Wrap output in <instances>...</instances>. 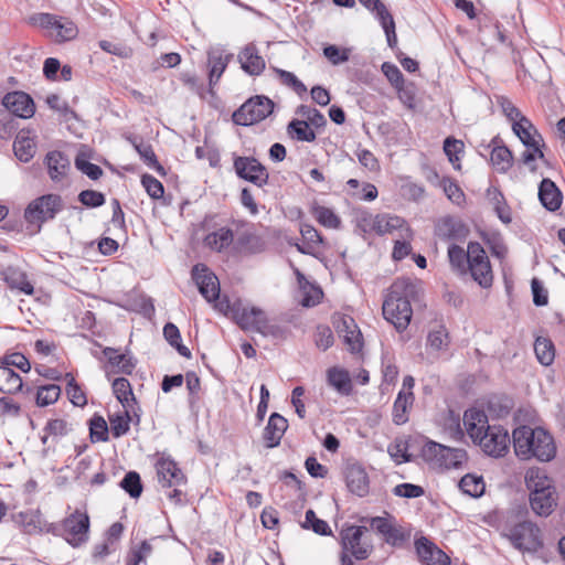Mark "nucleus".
Returning a JSON list of instances; mask_svg holds the SVG:
<instances>
[{"instance_id": "f257e3e1", "label": "nucleus", "mask_w": 565, "mask_h": 565, "mask_svg": "<svg viewBox=\"0 0 565 565\" xmlns=\"http://www.w3.org/2000/svg\"><path fill=\"white\" fill-rule=\"evenodd\" d=\"M416 292L417 284L409 278L396 279L388 289L382 307L383 316L398 332L406 330L411 323V299Z\"/></svg>"}, {"instance_id": "f03ea898", "label": "nucleus", "mask_w": 565, "mask_h": 565, "mask_svg": "<svg viewBox=\"0 0 565 565\" xmlns=\"http://www.w3.org/2000/svg\"><path fill=\"white\" fill-rule=\"evenodd\" d=\"M420 456L433 469H457L467 460L466 450L447 447L433 440L424 444Z\"/></svg>"}, {"instance_id": "7ed1b4c3", "label": "nucleus", "mask_w": 565, "mask_h": 565, "mask_svg": "<svg viewBox=\"0 0 565 565\" xmlns=\"http://www.w3.org/2000/svg\"><path fill=\"white\" fill-rule=\"evenodd\" d=\"M89 516L86 512L76 509L60 524H50L46 532L61 535L73 547H78L88 541Z\"/></svg>"}, {"instance_id": "20e7f679", "label": "nucleus", "mask_w": 565, "mask_h": 565, "mask_svg": "<svg viewBox=\"0 0 565 565\" xmlns=\"http://www.w3.org/2000/svg\"><path fill=\"white\" fill-rule=\"evenodd\" d=\"M63 209L64 201L62 196L49 193L32 200L26 205L23 217L28 224L41 230L44 223L54 220Z\"/></svg>"}, {"instance_id": "39448f33", "label": "nucleus", "mask_w": 565, "mask_h": 565, "mask_svg": "<svg viewBox=\"0 0 565 565\" xmlns=\"http://www.w3.org/2000/svg\"><path fill=\"white\" fill-rule=\"evenodd\" d=\"M232 313L236 323L245 331H253L265 337L275 335L277 327L269 323L265 312L254 306L234 303Z\"/></svg>"}, {"instance_id": "423d86ee", "label": "nucleus", "mask_w": 565, "mask_h": 565, "mask_svg": "<svg viewBox=\"0 0 565 565\" xmlns=\"http://www.w3.org/2000/svg\"><path fill=\"white\" fill-rule=\"evenodd\" d=\"M275 103L265 95L247 99L233 113V121L238 126H252L266 119L274 111Z\"/></svg>"}, {"instance_id": "0eeeda50", "label": "nucleus", "mask_w": 565, "mask_h": 565, "mask_svg": "<svg viewBox=\"0 0 565 565\" xmlns=\"http://www.w3.org/2000/svg\"><path fill=\"white\" fill-rule=\"evenodd\" d=\"M33 24L49 30L50 35L57 43L74 40L78 34L77 25L67 18L52 13H38L31 18Z\"/></svg>"}, {"instance_id": "6e6552de", "label": "nucleus", "mask_w": 565, "mask_h": 565, "mask_svg": "<svg viewBox=\"0 0 565 565\" xmlns=\"http://www.w3.org/2000/svg\"><path fill=\"white\" fill-rule=\"evenodd\" d=\"M514 548L521 552H537L542 547L540 529L530 521H523L511 526L503 533Z\"/></svg>"}, {"instance_id": "1a4fd4ad", "label": "nucleus", "mask_w": 565, "mask_h": 565, "mask_svg": "<svg viewBox=\"0 0 565 565\" xmlns=\"http://www.w3.org/2000/svg\"><path fill=\"white\" fill-rule=\"evenodd\" d=\"M477 444L481 447L482 451L493 458L503 457L510 445V437L507 429L501 426L491 425L488 430H483Z\"/></svg>"}, {"instance_id": "9d476101", "label": "nucleus", "mask_w": 565, "mask_h": 565, "mask_svg": "<svg viewBox=\"0 0 565 565\" xmlns=\"http://www.w3.org/2000/svg\"><path fill=\"white\" fill-rule=\"evenodd\" d=\"M233 167L239 179L248 181L258 188L268 183L269 174L266 168L254 157L234 158Z\"/></svg>"}, {"instance_id": "9b49d317", "label": "nucleus", "mask_w": 565, "mask_h": 565, "mask_svg": "<svg viewBox=\"0 0 565 565\" xmlns=\"http://www.w3.org/2000/svg\"><path fill=\"white\" fill-rule=\"evenodd\" d=\"M191 274L200 294L207 302H213L220 298L218 278L207 266L196 264L193 266Z\"/></svg>"}, {"instance_id": "f8f14e48", "label": "nucleus", "mask_w": 565, "mask_h": 565, "mask_svg": "<svg viewBox=\"0 0 565 565\" xmlns=\"http://www.w3.org/2000/svg\"><path fill=\"white\" fill-rule=\"evenodd\" d=\"M366 531L364 526L352 525L341 532L343 548L350 552L356 559L367 558L370 547L361 543L363 533Z\"/></svg>"}, {"instance_id": "ddd939ff", "label": "nucleus", "mask_w": 565, "mask_h": 565, "mask_svg": "<svg viewBox=\"0 0 565 565\" xmlns=\"http://www.w3.org/2000/svg\"><path fill=\"white\" fill-rule=\"evenodd\" d=\"M3 106L17 117L26 119L35 113V105L31 96L24 92H11L6 94Z\"/></svg>"}, {"instance_id": "4468645a", "label": "nucleus", "mask_w": 565, "mask_h": 565, "mask_svg": "<svg viewBox=\"0 0 565 565\" xmlns=\"http://www.w3.org/2000/svg\"><path fill=\"white\" fill-rule=\"evenodd\" d=\"M335 328L340 337L343 338L344 343L349 347L352 353H358L363 348L362 333L355 322L350 316H343L335 322Z\"/></svg>"}, {"instance_id": "2eb2a0df", "label": "nucleus", "mask_w": 565, "mask_h": 565, "mask_svg": "<svg viewBox=\"0 0 565 565\" xmlns=\"http://www.w3.org/2000/svg\"><path fill=\"white\" fill-rule=\"evenodd\" d=\"M156 467L158 480L162 488L170 489L185 484V476L174 460L161 458Z\"/></svg>"}, {"instance_id": "dca6fc26", "label": "nucleus", "mask_w": 565, "mask_h": 565, "mask_svg": "<svg viewBox=\"0 0 565 565\" xmlns=\"http://www.w3.org/2000/svg\"><path fill=\"white\" fill-rule=\"evenodd\" d=\"M515 455L521 459L533 457V445L536 443V428L520 426L512 433Z\"/></svg>"}, {"instance_id": "f3484780", "label": "nucleus", "mask_w": 565, "mask_h": 565, "mask_svg": "<svg viewBox=\"0 0 565 565\" xmlns=\"http://www.w3.org/2000/svg\"><path fill=\"white\" fill-rule=\"evenodd\" d=\"M416 551L425 565H450L449 556L427 537L416 541Z\"/></svg>"}, {"instance_id": "a211bd4d", "label": "nucleus", "mask_w": 565, "mask_h": 565, "mask_svg": "<svg viewBox=\"0 0 565 565\" xmlns=\"http://www.w3.org/2000/svg\"><path fill=\"white\" fill-rule=\"evenodd\" d=\"M462 422L468 436L475 444H477V440L481 438L480 436L484 434L483 430H488L491 426L489 425L487 414L478 408L467 409L463 414Z\"/></svg>"}, {"instance_id": "6ab92c4d", "label": "nucleus", "mask_w": 565, "mask_h": 565, "mask_svg": "<svg viewBox=\"0 0 565 565\" xmlns=\"http://www.w3.org/2000/svg\"><path fill=\"white\" fill-rule=\"evenodd\" d=\"M371 527L381 534L384 537V541L392 546L401 545L405 541V535L402 529L393 524L388 518H372Z\"/></svg>"}, {"instance_id": "aec40b11", "label": "nucleus", "mask_w": 565, "mask_h": 565, "mask_svg": "<svg viewBox=\"0 0 565 565\" xmlns=\"http://www.w3.org/2000/svg\"><path fill=\"white\" fill-rule=\"evenodd\" d=\"M288 428L287 419L278 414L273 413L269 416L267 425L264 428L263 439L267 448H275L280 444V440Z\"/></svg>"}, {"instance_id": "412c9836", "label": "nucleus", "mask_w": 565, "mask_h": 565, "mask_svg": "<svg viewBox=\"0 0 565 565\" xmlns=\"http://www.w3.org/2000/svg\"><path fill=\"white\" fill-rule=\"evenodd\" d=\"M347 487L350 492L364 497L369 493L370 482L365 469L360 465H350L345 471Z\"/></svg>"}, {"instance_id": "4be33fe9", "label": "nucleus", "mask_w": 565, "mask_h": 565, "mask_svg": "<svg viewBox=\"0 0 565 565\" xmlns=\"http://www.w3.org/2000/svg\"><path fill=\"white\" fill-rule=\"evenodd\" d=\"M489 147L492 148L490 160L493 168L499 173L508 172L513 163V154L511 150L503 145L501 138L499 136L494 137Z\"/></svg>"}, {"instance_id": "5701e85b", "label": "nucleus", "mask_w": 565, "mask_h": 565, "mask_svg": "<svg viewBox=\"0 0 565 565\" xmlns=\"http://www.w3.org/2000/svg\"><path fill=\"white\" fill-rule=\"evenodd\" d=\"M47 173L53 182H61L71 168L68 158L61 151H50L45 156Z\"/></svg>"}, {"instance_id": "b1692460", "label": "nucleus", "mask_w": 565, "mask_h": 565, "mask_svg": "<svg viewBox=\"0 0 565 565\" xmlns=\"http://www.w3.org/2000/svg\"><path fill=\"white\" fill-rule=\"evenodd\" d=\"M238 61L244 72L252 76L259 75L265 70V61L259 55L257 47L252 43L241 51Z\"/></svg>"}, {"instance_id": "393cba45", "label": "nucleus", "mask_w": 565, "mask_h": 565, "mask_svg": "<svg viewBox=\"0 0 565 565\" xmlns=\"http://www.w3.org/2000/svg\"><path fill=\"white\" fill-rule=\"evenodd\" d=\"M539 200L542 205L554 212L561 207L563 194L551 179H543L539 186Z\"/></svg>"}, {"instance_id": "a878e982", "label": "nucleus", "mask_w": 565, "mask_h": 565, "mask_svg": "<svg viewBox=\"0 0 565 565\" xmlns=\"http://www.w3.org/2000/svg\"><path fill=\"white\" fill-rule=\"evenodd\" d=\"M556 455L553 437L543 428H536V443L533 445V457L542 462L551 461Z\"/></svg>"}, {"instance_id": "bb28decb", "label": "nucleus", "mask_w": 565, "mask_h": 565, "mask_svg": "<svg viewBox=\"0 0 565 565\" xmlns=\"http://www.w3.org/2000/svg\"><path fill=\"white\" fill-rule=\"evenodd\" d=\"M231 55H224L223 52L218 49H212L207 53V66L210 68L209 72V85L210 89H213V86L217 84L222 74L227 67Z\"/></svg>"}, {"instance_id": "cd10ccee", "label": "nucleus", "mask_w": 565, "mask_h": 565, "mask_svg": "<svg viewBox=\"0 0 565 565\" xmlns=\"http://www.w3.org/2000/svg\"><path fill=\"white\" fill-rule=\"evenodd\" d=\"M556 504V490L530 493V505L536 515L548 516L554 511Z\"/></svg>"}, {"instance_id": "c85d7f7f", "label": "nucleus", "mask_w": 565, "mask_h": 565, "mask_svg": "<svg viewBox=\"0 0 565 565\" xmlns=\"http://www.w3.org/2000/svg\"><path fill=\"white\" fill-rule=\"evenodd\" d=\"M327 382L342 396H349L352 393V381L349 372L344 369L330 367L327 371Z\"/></svg>"}, {"instance_id": "c756f323", "label": "nucleus", "mask_w": 565, "mask_h": 565, "mask_svg": "<svg viewBox=\"0 0 565 565\" xmlns=\"http://www.w3.org/2000/svg\"><path fill=\"white\" fill-rule=\"evenodd\" d=\"M525 484L530 493H540L555 490L552 480L544 470L540 468H531L525 475Z\"/></svg>"}, {"instance_id": "7c9ffc66", "label": "nucleus", "mask_w": 565, "mask_h": 565, "mask_svg": "<svg viewBox=\"0 0 565 565\" xmlns=\"http://www.w3.org/2000/svg\"><path fill=\"white\" fill-rule=\"evenodd\" d=\"M437 230L440 236L448 239H462L469 233L468 227L460 220L451 216L441 218Z\"/></svg>"}, {"instance_id": "2f4dec72", "label": "nucleus", "mask_w": 565, "mask_h": 565, "mask_svg": "<svg viewBox=\"0 0 565 565\" xmlns=\"http://www.w3.org/2000/svg\"><path fill=\"white\" fill-rule=\"evenodd\" d=\"M204 245L210 249L221 253L228 248L234 243V235L232 230L221 227L204 237Z\"/></svg>"}, {"instance_id": "473e14b6", "label": "nucleus", "mask_w": 565, "mask_h": 565, "mask_svg": "<svg viewBox=\"0 0 565 565\" xmlns=\"http://www.w3.org/2000/svg\"><path fill=\"white\" fill-rule=\"evenodd\" d=\"M512 130L526 148L540 143L541 136L537 135L536 129L527 118L513 122Z\"/></svg>"}, {"instance_id": "72a5a7b5", "label": "nucleus", "mask_w": 565, "mask_h": 565, "mask_svg": "<svg viewBox=\"0 0 565 565\" xmlns=\"http://www.w3.org/2000/svg\"><path fill=\"white\" fill-rule=\"evenodd\" d=\"M405 226V231L407 233L411 232V228L406 226V222L404 218L390 215V214H377L375 221L374 233L382 236L388 233H392L396 230L403 228Z\"/></svg>"}, {"instance_id": "f704fd0d", "label": "nucleus", "mask_w": 565, "mask_h": 565, "mask_svg": "<svg viewBox=\"0 0 565 565\" xmlns=\"http://www.w3.org/2000/svg\"><path fill=\"white\" fill-rule=\"evenodd\" d=\"M103 352L109 364L117 366L119 372L128 375L132 373L136 366V361L131 355L120 353L118 350L113 348H105Z\"/></svg>"}, {"instance_id": "c9c22d12", "label": "nucleus", "mask_w": 565, "mask_h": 565, "mask_svg": "<svg viewBox=\"0 0 565 565\" xmlns=\"http://www.w3.org/2000/svg\"><path fill=\"white\" fill-rule=\"evenodd\" d=\"M414 403L413 392L399 391L393 405V422L403 425L408 420L407 409Z\"/></svg>"}, {"instance_id": "e433bc0d", "label": "nucleus", "mask_w": 565, "mask_h": 565, "mask_svg": "<svg viewBox=\"0 0 565 565\" xmlns=\"http://www.w3.org/2000/svg\"><path fill=\"white\" fill-rule=\"evenodd\" d=\"M235 248L241 253L257 254L264 249V242L256 234L244 231L236 237Z\"/></svg>"}, {"instance_id": "4c0bfd02", "label": "nucleus", "mask_w": 565, "mask_h": 565, "mask_svg": "<svg viewBox=\"0 0 565 565\" xmlns=\"http://www.w3.org/2000/svg\"><path fill=\"white\" fill-rule=\"evenodd\" d=\"M21 376L11 367L0 365V392L15 394L22 390Z\"/></svg>"}, {"instance_id": "58836bf2", "label": "nucleus", "mask_w": 565, "mask_h": 565, "mask_svg": "<svg viewBox=\"0 0 565 565\" xmlns=\"http://www.w3.org/2000/svg\"><path fill=\"white\" fill-rule=\"evenodd\" d=\"M426 343L435 352L448 350L450 338L447 328L444 324H438L435 329L429 330Z\"/></svg>"}, {"instance_id": "ea45409f", "label": "nucleus", "mask_w": 565, "mask_h": 565, "mask_svg": "<svg viewBox=\"0 0 565 565\" xmlns=\"http://www.w3.org/2000/svg\"><path fill=\"white\" fill-rule=\"evenodd\" d=\"M288 135L298 140L312 142L316 140V132L310 128L309 122L300 119H292L287 127Z\"/></svg>"}, {"instance_id": "a19ab883", "label": "nucleus", "mask_w": 565, "mask_h": 565, "mask_svg": "<svg viewBox=\"0 0 565 565\" xmlns=\"http://www.w3.org/2000/svg\"><path fill=\"white\" fill-rule=\"evenodd\" d=\"M128 408L126 407L121 412L109 415L110 433L115 438H119L129 431L132 417Z\"/></svg>"}, {"instance_id": "79ce46f5", "label": "nucleus", "mask_w": 565, "mask_h": 565, "mask_svg": "<svg viewBox=\"0 0 565 565\" xmlns=\"http://www.w3.org/2000/svg\"><path fill=\"white\" fill-rule=\"evenodd\" d=\"M113 392L124 408L131 407V403L136 404L130 382L125 377H118L113 382Z\"/></svg>"}, {"instance_id": "37998d69", "label": "nucleus", "mask_w": 565, "mask_h": 565, "mask_svg": "<svg viewBox=\"0 0 565 565\" xmlns=\"http://www.w3.org/2000/svg\"><path fill=\"white\" fill-rule=\"evenodd\" d=\"M163 337L168 343L178 351L180 355L186 359L191 358V351L188 347L182 344L179 328L174 323H166L163 327Z\"/></svg>"}, {"instance_id": "c03bdc74", "label": "nucleus", "mask_w": 565, "mask_h": 565, "mask_svg": "<svg viewBox=\"0 0 565 565\" xmlns=\"http://www.w3.org/2000/svg\"><path fill=\"white\" fill-rule=\"evenodd\" d=\"M460 490L472 498H479L484 492V481L481 476L466 475L459 481Z\"/></svg>"}, {"instance_id": "a18cd8bd", "label": "nucleus", "mask_w": 565, "mask_h": 565, "mask_svg": "<svg viewBox=\"0 0 565 565\" xmlns=\"http://www.w3.org/2000/svg\"><path fill=\"white\" fill-rule=\"evenodd\" d=\"M534 352L542 365L548 366L553 363L555 349L551 340L543 337L536 338L534 342Z\"/></svg>"}, {"instance_id": "49530a36", "label": "nucleus", "mask_w": 565, "mask_h": 565, "mask_svg": "<svg viewBox=\"0 0 565 565\" xmlns=\"http://www.w3.org/2000/svg\"><path fill=\"white\" fill-rule=\"evenodd\" d=\"M17 522L22 526L23 532L26 534H34L43 531L39 511L30 510L20 512L17 516Z\"/></svg>"}, {"instance_id": "de8ad7c7", "label": "nucleus", "mask_w": 565, "mask_h": 565, "mask_svg": "<svg viewBox=\"0 0 565 565\" xmlns=\"http://www.w3.org/2000/svg\"><path fill=\"white\" fill-rule=\"evenodd\" d=\"M134 147L142 161L152 170L160 174H164V169L157 159L156 153L150 145L143 142H134Z\"/></svg>"}, {"instance_id": "09e8293b", "label": "nucleus", "mask_w": 565, "mask_h": 565, "mask_svg": "<svg viewBox=\"0 0 565 565\" xmlns=\"http://www.w3.org/2000/svg\"><path fill=\"white\" fill-rule=\"evenodd\" d=\"M463 142L452 137H447L444 141V151L449 162L457 170L460 169V154L463 152Z\"/></svg>"}, {"instance_id": "8fccbe9b", "label": "nucleus", "mask_w": 565, "mask_h": 565, "mask_svg": "<svg viewBox=\"0 0 565 565\" xmlns=\"http://www.w3.org/2000/svg\"><path fill=\"white\" fill-rule=\"evenodd\" d=\"M119 486L132 499L139 498L143 489L140 476L136 471L127 472L120 481Z\"/></svg>"}, {"instance_id": "3c124183", "label": "nucleus", "mask_w": 565, "mask_h": 565, "mask_svg": "<svg viewBox=\"0 0 565 565\" xmlns=\"http://www.w3.org/2000/svg\"><path fill=\"white\" fill-rule=\"evenodd\" d=\"M13 150L15 157L21 162H29L35 153L34 141L30 138L18 137L13 143Z\"/></svg>"}, {"instance_id": "603ef678", "label": "nucleus", "mask_w": 565, "mask_h": 565, "mask_svg": "<svg viewBox=\"0 0 565 565\" xmlns=\"http://www.w3.org/2000/svg\"><path fill=\"white\" fill-rule=\"evenodd\" d=\"M61 395V387L56 384L40 386L36 392V405L40 407L54 404Z\"/></svg>"}, {"instance_id": "864d4df0", "label": "nucleus", "mask_w": 565, "mask_h": 565, "mask_svg": "<svg viewBox=\"0 0 565 565\" xmlns=\"http://www.w3.org/2000/svg\"><path fill=\"white\" fill-rule=\"evenodd\" d=\"M65 379L67 380L66 393L70 398V402L74 406H85L87 404L86 395L75 381L74 376L71 373H66Z\"/></svg>"}, {"instance_id": "5fc2aeb1", "label": "nucleus", "mask_w": 565, "mask_h": 565, "mask_svg": "<svg viewBox=\"0 0 565 565\" xmlns=\"http://www.w3.org/2000/svg\"><path fill=\"white\" fill-rule=\"evenodd\" d=\"M468 269L473 280L477 281L481 287L488 288L492 285L493 275L490 262L482 263L480 266H470Z\"/></svg>"}, {"instance_id": "6e6d98bb", "label": "nucleus", "mask_w": 565, "mask_h": 565, "mask_svg": "<svg viewBox=\"0 0 565 565\" xmlns=\"http://www.w3.org/2000/svg\"><path fill=\"white\" fill-rule=\"evenodd\" d=\"M89 433L93 443L108 440V426L103 416L94 415L89 420Z\"/></svg>"}, {"instance_id": "4d7b16f0", "label": "nucleus", "mask_w": 565, "mask_h": 565, "mask_svg": "<svg viewBox=\"0 0 565 565\" xmlns=\"http://www.w3.org/2000/svg\"><path fill=\"white\" fill-rule=\"evenodd\" d=\"M301 526L303 529H311L319 535H330L332 533L329 524L326 521L318 519L313 510H308L306 512L305 522Z\"/></svg>"}, {"instance_id": "13d9d810", "label": "nucleus", "mask_w": 565, "mask_h": 565, "mask_svg": "<svg viewBox=\"0 0 565 565\" xmlns=\"http://www.w3.org/2000/svg\"><path fill=\"white\" fill-rule=\"evenodd\" d=\"M376 215H373L367 210H358L354 213V223L356 228L363 234L374 232Z\"/></svg>"}, {"instance_id": "bf43d9fd", "label": "nucleus", "mask_w": 565, "mask_h": 565, "mask_svg": "<svg viewBox=\"0 0 565 565\" xmlns=\"http://www.w3.org/2000/svg\"><path fill=\"white\" fill-rule=\"evenodd\" d=\"M317 221L328 228H339L341 224L340 217L329 207L318 206L315 209Z\"/></svg>"}, {"instance_id": "052dcab7", "label": "nucleus", "mask_w": 565, "mask_h": 565, "mask_svg": "<svg viewBox=\"0 0 565 565\" xmlns=\"http://www.w3.org/2000/svg\"><path fill=\"white\" fill-rule=\"evenodd\" d=\"M75 167L82 173L86 174L90 180H98L103 175L99 166L89 162L83 153H78L75 158Z\"/></svg>"}, {"instance_id": "680f3d73", "label": "nucleus", "mask_w": 565, "mask_h": 565, "mask_svg": "<svg viewBox=\"0 0 565 565\" xmlns=\"http://www.w3.org/2000/svg\"><path fill=\"white\" fill-rule=\"evenodd\" d=\"M46 104L50 108L63 116L65 120H70L75 117V113L70 108L67 102L56 94L49 95L46 97Z\"/></svg>"}, {"instance_id": "e2e57ef3", "label": "nucleus", "mask_w": 565, "mask_h": 565, "mask_svg": "<svg viewBox=\"0 0 565 565\" xmlns=\"http://www.w3.org/2000/svg\"><path fill=\"white\" fill-rule=\"evenodd\" d=\"M78 201L86 207L95 209L105 204V195L95 190H83L78 194Z\"/></svg>"}, {"instance_id": "0e129e2a", "label": "nucleus", "mask_w": 565, "mask_h": 565, "mask_svg": "<svg viewBox=\"0 0 565 565\" xmlns=\"http://www.w3.org/2000/svg\"><path fill=\"white\" fill-rule=\"evenodd\" d=\"M489 262V258L483 249L482 245L478 242H470L468 244V258L467 265L470 266H480L482 263Z\"/></svg>"}, {"instance_id": "69168bd1", "label": "nucleus", "mask_w": 565, "mask_h": 565, "mask_svg": "<svg viewBox=\"0 0 565 565\" xmlns=\"http://www.w3.org/2000/svg\"><path fill=\"white\" fill-rule=\"evenodd\" d=\"M448 257L452 267L459 271H465L468 258V249L465 250L462 247L452 244L448 248Z\"/></svg>"}, {"instance_id": "338daca9", "label": "nucleus", "mask_w": 565, "mask_h": 565, "mask_svg": "<svg viewBox=\"0 0 565 565\" xmlns=\"http://www.w3.org/2000/svg\"><path fill=\"white\" fill-rule=\"evenodd\" d=\"M277 74L279 75L282 84L291 87L297 95L302 96L307 93L306 85L300 79H298L294 73L285 70H277Z\"/></svg>"}, {"instance_id": "774afa93", "label": "nucleus", "mask_w": 565, "mask_h": 565, "mask_svg": "<svg viewBox=\"0 0 565 565\" xmlns=\"http://www.w3.org/2000/svg\"><path fill=\"white\" fill-rule=\"evenodd\" d=\"M141 184L152 199L157 200L163 196L164 188L162 183L150 174H143L141 177Z\"/></svg>"}]
</instances>
